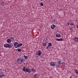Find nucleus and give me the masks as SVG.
<instances>
[{"instance_id":"e433bc0d","label":"nucleus","mask_w":78,"mask_h":78,"mask_svg":"<svg viewBox=\"0 0 78 78\" xmlns=\"http://www.w3.org/2000/svg\"><path fill=\"white\" fill-rule=\"evenodd\" d=\"M71 21L72 22V20H71Z\"/></svg>"},{"instance_id":"a211bd4d","label":"nucleus","mask_w":78,"mask_h":78,"mask_svg":"<svg viewBox=\"0 0 78 78\" xmlns=\"http://www.w3.org/2000/svg\"><path fill=\"white\" fill-rule=\"evenodd\" d=\"M24 59H27V58H28V56L25 55H24Z\"/></svg>"},{"instance_id":"1a4fd4ad","label":"nucleus","mask_w":78,"mask_h":78,"mask_svg":"<svg viewBox=\"0 0 78 78\" xmlns=\"http://www.w3.org/2000/svg\"><path fill=\"white\" fill-rule=\"evenodd\" d=\"M56 36L57 37H61V34L59 33H57L56 34Z\"/></svg>"},{"instance_id":"393cba45","label":"nucleus","mask_w":78,"mask_h":78,"mask_svg":"<svg viewBox=\"0 0 78 78\" xmlns=\"http://www.w3.org/2000/svg\"><path fill=\"white\" fill-rule=\"evenodd\" d=\"M70 25H71V26H73V23H70Z\"/></svg>"},{"instance_id":"f03ea898","label":"nucleus","mask_w":78,"mask_h":78,"mask_svg":"<svg viewBox=\"0 0 78 78\" xmlns=\"http://www.w3.org/2000/svg\"><path fill=\"white\" fill-rule=\"evenodd\" d=\"M24 61V59H23V58L21 57L18 58L17 60V62H18L20 64H22Z\"/></svg>"},{"instance_id":"f3484780","label":"nucleus","mask_w":78,"mask_h":78,"mask_svg":"<svg viewBox=\"0 0 78 78\" xmlns=\"http://www.w3.org/2000/svg\"><path fill=\"white\" fill-rule=\"evenodd\" d=\"M31 70L32 71V72H35V71H36V70H35L34 69V68H31Z\"/></svg>"},{"instance_id":"473e14b6","label":"nucleus","mask_w":78,"mask_h":78,"mask_svg":"<svg viewBox=\"0 0 78 78\" xmlns=\"http://www.w3.org/2000/svg\"><path fill=\"white\" fill-rule=\"evenodd\" d=\"M50 78H53V77H50Z\"/></svg>"},{"instance_id":"f704fd0d","label":"nucleus","mask_w":78,"mask_h":78,"mask_svg":"<svg viewBox=\"0 0 78 78\" xmlns=\"http://www.w3.org/2000/svg\"><path fill=\"white\" fill-rule=\"evenodd\" d=\"M23 51V52H24V51Z\"/></svg>"},{"instance_id":"7c9ffc66","label":"nucleus","mask_w":78,"mask_h":78,"mask_svg":"<svg viewBox=\"0 0 78 78\" xmlns=\"http://www.w3.org/2000/svg\"><path fill=\"white\" fill-rule=\"evenodd\" d=\"M70 78H72V76H70Z\"/></svg>"},{"instance_id":"c9c22d12","label":"nucleus","mask_w":78,"mask_h":78,"mask_svg":"<svg viewBox=\"0 0 78 78\" xmlns=\"http://www.w3.org/2000/svg\"><path fill=\"white\" fill-rule=\"evenodd\" d=\"M70 26H69V27L70 28Z\"/></svg>"},{"instance_id":"dca6fc26","label":"nucleus","mask_w":78,"mask_h":78,"mask_svg":"<svg viewBox=\"0 0 78 78\" xmlns=\"http://www.w3.org/2000/svg\"><path fill=\"white\" fill-rule=\"evenodd\" d=\"M17 50L18 51H22V49H20V48H18L17 49Z\"/></svg>"},{"instance_id":"bb28decb","label":"nucleus","mask_w":78,"mask_h":78,"mask_svg":"<svg viewBox=\"0 0 78 78\" xmlns=\"http://www.w3.org/2000/svg\"><path fill=\"white\" fill-rule=\"evenodd\" d=\"M67 24L68 25H70V23L69 22H68L67 23Z\"/></svg>"},{"instance_id":"5701e85b","label":"nucleus","mask_w":78,"mask_h":78,"mask_svg":"<svg viewBox=\"0 0 78 78\" xmlns=\"http://www.w3.org/2000/svg\"><path fill=\"white\" fill-rule=\"evenodd\" d=\"M49 47V43H48V46H47L46 48V49H48V48Z\"/></svg>"},{"instance_id":"b1692460","label":"nucleus","mask_w":78,"mask_h":78,"mask_svg":"<svg viewBox=\"0 0 78 78\" xmlns=\"http://www.w3.org/2000/svg\"><path fill=\"white\" fill-rule=\"evenodd\" d=\"M37 76L36 74H35L34 76V78H36V77Z\"/></svg>"},{"instance_id":"0eeeda50","label":"nucleus","mask_w":78,"mask_h":78,"mask_svg":"<svg viewBox=\"0 0 78 78\" xmlns=\"http://www.w3.org/2000/svg\"><path fill=\"white\" fill-rule=\"evenodd\" d=\"M61 59H59L58 60V62L57 63H58V64L61 65Z\"/></svg>"},{"instance_id":"412c9836","label":"nucleus","mask_w":78,"mask_h":78,"mask_svg":"<svg viewBox=\"0 0 78 78\" xmlns=\"http://www.w3.org/2000/svg\"><path fill=\"white\" fill-rule=\"evenodd\" d=\"M52 45V44L51 43H49V47H51Z\"/></svg>"},{"instance_id":"a878e982","label":"nucleus","mask_w":78,"mask_h":78,"mask_svg":"<svg viewBox=\"0 0 78 78\" xmlns=\"http://www.w3.org/2000/svg\"><path fill=\"white\" fill-rule=\"evenodd\" d=\"M2 76H2L3 77H4V76H6V75H5L2 74Z\"/></svg>"},{"instance_id":"c756f323","label":"nucleus","mask_w":78,"mask_h":78,"mask_svg":"<svg viewBox=\"0 0 78 78\" xmlns=\"http://www.w3.org/2000/svg\"><path fill=\"white\" fill-rule=\"evenodd\" d=\"M3 2H2L1 4V5H3Z\"/></svg>"},{"instance_id":"2eb2a0df","label":"nucleus","mask_w":78,"mask_h":78,"mask_svg":"<svg viewBox=\"0 0 78 78\" xmlns=\"http://www.w3.org/2000/svg\"><path fill=\"white\" fill-rule=\"evenodd\" d=\"M60 66H61V65H59V64H58V65H56V66L57 68H59V67H60Z\"/></svg>"},{"instance_id":"4c0bfd02","label":"nucleus","mask_w":78,"mask_h":78,"mask_svg":"<svg viewBox=\"0 0 78 78\" xmlns=\"http://www.w3.org/2000/svg\"><path fill=\"white\" fill-rule=\"evenodd\" d=\"M63 65V63H62Z\"/></svg>"},{"instance_id":"4be33fe9","label":"nucleus","mask_w":78,"mask_h":78,"mask_svg":"<svg viewBox=\"0 0 78 78\" xmlns=\"http://www.w3.org/2000/svg\"><path fill=\"white\" fill-rule=\"evenodd\" d=\"M40 5L41 6H43V5H44V4H43V3L41 2V3H40Z\"/></svg>"},{"instance_id":"423d86ee","label":"nucleus","mask_w":78,"mask_h":78,"mask_svg":"<svg viewBox=\"0 0 78 78\" xmlns=\"http://www.w3.org/2000/svg\"><path fill=\"white\" fill-rule=\"evenodd\" d=\"M56 27L55 25L54 24L52 25L51 26V28L52 30H54L55 29V27Z\"/></svg>"},{"instance_id":"72a5a7b5","label":"nucleus","mask_w":78,"mask_h":78,"mask_svg":"<svg viewBox=\"0 0 78 78\" xmlns=\"http://www.w3.org/2000/svg\"><path fill=\"white\" fill-rule=\"evenodd\" d=\"M46 41H47V40H48V39L46 38Z\"/></svg>"},{"instance_id":"39448f33","label":"nucleus","mask_w":78,"mask_h":78,"mask_svg":"<svg viewBox=\"0 0 78 78\" xmlns=\"http://www.w3.org/2000/svg\"><path fill=\"white\" fill-rule=\"evenodd\" d=\"M55 65H56V62H51V66H55Z\"/></svg>"},{"instance_id":"4468645a","label":"nucleus","mask_w":78,"mask_h":78,"mask_svg":"<svg viewBox=\"0 0 78 78\" xmlns=\"http://www.w3.org/2000/svg\"><path fill=\"white\" fill-rule=\"evenodd\" d=\"M75 72H76V74H78V69H75Z\"/></svg>"},{"instance_id":"9b49d317","label":"nucleus","mask_w":78,"mask_h":78,"mask_svg":"<svg viewBox=\"0 0 78 78\" xmlns=\"http://www.w3.org/2000/svg\"><path fill=\"white\" fill-rule=\"evenodd\" d=\"M57 41H63V39L62 38H60V39H58L57 38L56 39Z\"/></svg>"},{"instance_id":"cd10ccee","label":"nucleus","mask_w":78,"mask_h":78,"mask_svg":"<svg viewBox=\"0 0 78 78\" xmlns=\"http://www.w3.org/2000/svg\"><path fill=\"white\" fill-rule=\"evenodd\" d=\"M2 76V75H0V78H2V76Z\"/></svg>"},{"instance_id":"20e7f679","label":"nucleus","mask_w":78,"mask_h":78,"mask_svg":"<svg viewBox=\"0 0 78 78\" xmlns=\"http://www.w3.org/2000/svg\"><path fill=\"white\" fill-rule=\"evenodd\" d=\"M19 44H18V43L17 42H15L14 44V46L15 47V48H17L19 46Z\"/></svg>"},{"instance_id":"f8f14e48","label":"nucleus","mask_w":78,"mask_h":78,"mask_svg":"<svg viewBox=\"0 0 78 78\" xmlns=\"http://www.w3.org/2000/svg\"><path fill=\"white\" fill-rule=\"evenodd\" d=\"M74 40L75 41H76V42H78V38H77V37H75L74 38Z\"/></svg>"},{"instance_id":"6ab92c4d","label":"nucleus","mask_w":78,"mask_h":78,"mask_svg":"<svg viewBox=\"0 0 78 78\" xmlns=\"http://www.w3.org/2000/svg\"><path fill=\"white\" fill-rule=\"evenodd\" d=\"M18 47L20 46V47H21V46H22V43H20L19 44H18Z\"/></svg>"},{"instance_id":"2f4dec72","label":"nucleus","mask_w":78,"mask_h":78,"mask_svg":"<svg viewBox=\"0 0 78 78\" xmlns=\"http://www.w3.org/2000/svg\"><path fill=\"white\" fill-rule=\"evenodd\" d=\"M41 1H43L44 0H40Z\"/></svg>"},{"instance_id":"ddd939ff","label":"nucleus","mask_w":78,"mask_h":78,"mask_svg":"<svg viewBox=\"0 0 78 78\" xmlns=\"http://www.w3.org/2000/svg\"><path fill=\"white\" fill-rule=\"evenodd\" d=\"M10 40L11 41H14V37H11L10 38Z\"/></svg>"},{"instance_id":"f257e3e1","label":"nucleus","mask_w":78,"mask_h":78,"mask_svg":"<svg viewBox=\"0 0 78 78\" xmlns=\"http://www.w3.org/2000/svg\"><path fill=\"white\" fill-rule=\"evenodd\" d=\"M4 47L5 48H11L13 47V44L11 43L9 44H5L4 45Z\"/></svg>"},{"instance_id":"7ed1b4c3","label":"nucleus","mask_w":78,"mask_h":78,"mask_svg":"<svg viewBox=\"0 0 78 78\" xmlns=\"http://www.w3.org/2000/svg\"><path fill=\"white\" fill-rule=\"evenodd\" d=\"M22 70L24 72H28L29 73L31 72V69L26 68L25 67H23Z\"/></svg>"},{"instance_id":"6e6552de","label":"nucleus","mask_w":78,"mask_h":78,"mask_svg":"<svg viewBox=\"0 0 78 78\" xmlns=\"http://www.w3.org/2000/svg\"><path fill=\"white\" fill-rule=\"evenodd\" d=\"M42 54V52H41V51L40 50H38V53H37V55H38V56H41Z\"/></svg>"},{"instance_id":"c85d7f7f","label":"nucleus","mask_w":78,"mask_h":78,"mask_svg":"<svg viewBox=\"0 0 78 78\" xmlns=\"http://www.w3.org/2000/svg\"><path fill=\"white\" fill-rule=\"evenodd\" d=\"M38 53V51H36V54L37 55V53Z\"/></svg>"},{"instance_id":"9d476101","label":"nucleus","mask_w":78,"mask_h":78,"mask_svg":"<svg viewBox=\"0 0 78 78\" xmlns=\"http://www.w3.org/2000/svg\"><path fill=\"white\" fill-rule=\"evenodd\" d=\"M7 43H9V44H10V43L11 42V40H10V39L9 38L7 40Z\"/></svg>"},{"instance_id":"aec40b11","label":"nucleus","mask_w":78,"mask_h":78,"mask_svg":"<svg viewBox=\"0 0 78 78\" xmlns=\"http://www.w3.org/2000/svg\"><path fill=\"white\" fill-rule=\"evenodd\" d=\"M43 45H44V47H45L46 45V43L44 42L43 43Z\"/></svg>"}]
</instances>
